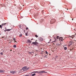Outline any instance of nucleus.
<instances>
[{
	"mask_svg": "<svg viewBox=\"0 0 76 76\" xmlns=\"http://www.w3.org/2000/svg\"><path fill=\"white\" fill-rule=\"evenodd\" d=\"M47 73V72H45L44 71H41L40 72L36 71L34 72H31V73Z\"/></svg>",
	"mask_w": 76,
	"mask_h": 76,
	"instance_id": "1",
	"label": "nucleus"
},
{
	"mask_svg": "<svg viewBox=\"0 0 76 76\" xmlns=\"http://www.w3.org/2000/svg\"><path fill=\"white\" fill-rule=\"evenodd\" d=\"M56 19H52L50 20V24H53L56 22Z\"/></svg>",
	"mask_w": 76,
	"mask_h": 76,
	"instance_id": "2",
	"label": "nucleus"
},
{
	"mask_svg": "<svg viewBox=\"0 0 76 76\" xmlns=\"http://www.w3.org/2000/svg\"><path fill=\"white\" fill-rule=\"evenodd\" d=\"M22 70H23V71H25L28 70V67L26 66H25L23 68Z\"/></svg>",
	"mask_w": 76,
	"mask_h": 76,
	"instance_id": "3",
	"label": "nucleus"
},
{
	"mask_svg": "<svg viewBox=\"0 0 76 76\" xmlns=\"http://www.w3.org/2000/svg\"><path fill=\"white\" fill-rule=\"evenodd\" d=\"M32 44H34V45H38V43L37 42H33Z\"/></svg>",
	"mask_w": 76,
	"mask_h": 76,
	"instance_id": "4",
	"label": "nucleus"
},
{
	"mask_svg": "<svg viewBox=\"0 0 76 76\" xmlns=\"http://www.w3.org/2000/svg\"><path fill=\"white\" fill-rule=\"evenodd\" d=\"M16 72V71H11L10 72V73H12V74H15V73Z\"/></svg>",
	"mask_w": 76,
	"mask_h": 76,
	"instance_id": "5",
	"label": "nucleus"
},
{
	"mask_svg": "<svg viewBox=\"0 0 76 76\" xmlns=\"http://www.w3.org/2000/svg\"><path fill=\"white\" fill-rule=\"evenodd\" d=\"M72 42H69V44L68 45V47H70L71 45H72Z\"/></svg>",
	"mask_w": 76,
	"mask_h": 76,
	"instance_id": "6",
	"label": "nucleus"
},
{
	"mask_svg": "<svg viewBox=\"0 0 76 76\" xmlns=\"http://www.w3.org/2000/svg\"><path fill=\"white\" fill-rule=\"evenodd\" d=\"M34 16V17H35V18H36V17H37L38 16V13H37Z\"/></svg>",
	"mask_w": 76,
	"mask_h": 76,
	"instance_id": "7",
	"label": "nucleus"
},
{
	"mask_svg": "<svg viewBox=\"0 0 76 76\" xmlns=\"http://www.w3.org/2000/svg\"><path fill=\"white\" fill-rule=\"evenodd\" d=\"M7 24V23H3L1 24L2 26H4V25H6Z\"/></svg>",
	"mask_w": 76,
	"mask_h": 76,
	"instance_id": "8",
	"label": "nucleus"
},
{
	"mask_svg": "<svg viewBox=\"0 0 76 76\" xmlns=\"http://www.w3.org/2000/svg\"><path fill=\"white\" fill-rule=\"evenodd\" d=\"M4 72L2 70L0 69V73H4Z\"/></svg>",
	"mask_w": 76,
	"mask_h": 76,
	"instance_id": "9",
	"label": "nucleus"
},
{
	"mask_svg": "<svg viewBox=\"0 0 76 76\" xmlns=\"http://www.w3.org/2000/svg\"><path fill=\"white\" fill-rule=\"evenodd\" d=\"M75 37V36L74 35H73L72 36H70V37L71 38V39H73V37Z\"/></svg>",
	"mask_w": 76,
	"mask_h": 76,
	"instance_id": "10",
	"label": "nucleus"
},
{
	"mask_svg": "<svg viewBox=\"0 0 76 76\" xmlns=\"http://www.w3.org/2000/svg\"><path fill=\"white\" fill-rule=\"evenodd\" d=\"M28 41L29 43H31V42H31V41L30 40H28Z\"/></svg>",
	"mask_w": 76,
	"mask_h": 76,
	"instance_id": "11",
	"label": "nucleus"
},
{
	"mask_svg": "<svg viewBox=\"0 0 76 76\" xmlns=\"http://www.w3.org/2000/svg\"><path fill=\"white\" fill-rule=\"evenodd\" d=\"M42 21H44V19H41V23H41V22H42Z\"/></svg>",
	"mask_w": 76,
	"mask_h": 76,
	"instance_id": "12",
	"label": "nucleus"
},
{
	"mask_svg": "<svg viewBox=\"0 0 76 76\" xmlns=\"http://www.w3.org/2000/svg\"><path fill=\"white\" fill-rule=\"evenodd\" d=\"M7 31H10V30H11V29H7Z\"/></svg>",
	"mask_w": 76,
	"mask_h": 76,
	"instance_id": "13",
	"label": "nucleus"
},
{
	"mask_svg": "<svg viewBox=\"0 0 76 76\" xmlns=\"http://www.w3.org/2000/svg\"><path fill=\"white\" fill-rule=\"evenodd\" d=\"M64 50H67V47H64Z\"/></svg>",
	"mask_w": 76,
	"mask_h": 76,
	"instance_id": "14",
	"label": "nucleus"
},
{
	"mask_svg": "<svg viewBox=\"0 0 76 76\" xmlns=\"http://www.w3.org/2000/svg\"><path fill=\"white\" fill-rule=\"evenodd\" d=\"M35 75H36L35 73H34V74H32V76H35Z\"/></svg>",
	"mask_w": 76,
	"mask_h": 76,
	"instance_id": "15",
	"label": "nucleus"
},
{
	"mask_svg": "<svg viewBox=\"0 0 76 76\" xmlns=\"http://www.w3.org/2000/svg\"><path fill=\"white\" fill-rule=\"evenodd\" d=\"M19 37H22V34H20Z\"/></svg>",
	"mask_w": 76,
	"mask_h": 76,
	"instance_id": "16",
	"label": "nucleus"
},
{
	"mask_svg": "<svg viewBox=\"0 0 76 76\" xmlns=\"http://www.w3.org/2000/svg\"><path fill=\"white\" fill-rule=\"evenodd\" d=\"M58 38H59V37L57 36L56 37V38L57 39H58Z\"/></svg>",
	"mask_w": 76,
	"mask_h": 76,
	"instance_id": "17",
	"label": "nucleus"
},
{
	"mask_svg": "<svg viewBox=\"0 0 76 76\" xmlns=\"http://www.w3.org/2000/svg\"><path fill=\"white\" fill-rule=\"evenodd\" d=\"M13 47L15 48H16V45H15L13 46Z\"/></svg>",
	"mask_w": 76,
	"mask_h": 76,
	"instance_id": "18",
	"label": "nucleus"
},
{
	"mask_svg": "<svg viewBox=\"0 0 76 76\" xmlns=\"http://www.w3.org/2000/svg\"><path fill=\"white\" fill-rule=\"evenodd\" d=\"M35 37H36V38H38V36H37V35H35Z\"/></svg>",
	"mask_w": 76,
	"mask_h": 76,
	"instance_id": "19",
	"label": "nucleus"
},
{
	"mask_svg": "<svg viewBox=\"0 0 76 76\" xmlns=\"http://www.w3.org/2000/svg\"><path fill=\"white\" fill-rule=\"evenodd\" d=\"M19 27L20 28L21 27V25H19Z\"/></svg>",
	"mask_w": 76,
	"mask_h": 76,
	"instance_id": "20",
	"label": "nucleus"
},
{
	"mask_svg": "<svg viewBox=\"0 0 76 76\" xmlns=\"http://www.w3.org/2000/svg\"><path fill=\"white\" fill-rule=\"evenodd\" d=\"M45 53H46V54H48V52H47V51H46L45 52Z\"/></svg>",
	"mask_w": 76,
	"mask_h": 76,
	"instance_id": "21",
	"label": "nucleus"
},
{
	"mask_svg": "<svg viewBox=\"0 0 76 76\" xmlns=\"http://www.w3.org/2000/svg\"><path fill=\"white\" fill-rule=\"evenodd\" d=\"M26 36H28V33H26Z\"/></svg>",
	"mask_w": 76,
	"mask_h": 76,
	"instance_id": "22",
	"label": "nucleus"
},
{
	"mask_svg": "<svg viewBox=\"0 0 76 76\" xmlns=\"http://www.w3.org/2000/svg\"><path fill=\"white\" fill-rule=\"evenodd\" d=\"M0 28H2V26L1 25H0Z\"/></svg>",
	"mask_w": 76,
	"mask_h": 76,
	"instance_id": "23",
	"label": "nucleus"
},
{
	"mask_svg": "<svg viewBox=\"0 0 76 76\" xmlns=\"http://www.w3.org/2000/svg\"><path fill=\"white\" fill-rule=\"evenodd\" d=\"M13 40H14V41H15V38H13Z\"/></svg>",
	"mask_w": 76,
	"mask_h": 76,
	"instance_id": "24",
	"label": "nucleus"
},
{
	"mask_svg": "<svg viewBox=\"0 0 76 76\" xmlns=\"http://www.w3.org/2000/svg\"><path fill=\"white\" fill-rule=\"evenodd\" d=\"M47 55H45V56H44L45 57H47Z\"/></svg>",
	"mask_w": 76,
	"mask_h": 76,
	"instance_id": "25",
	"label": "nucleus"
},
{
	"mask_svg": "<svg viewBox=\"0 0 76 76\" xmlns=\"http://www.w3.org/2000/svg\"><path fill=\"white\" fill-rule=\"evenodd\" d=\"M0 54H1V55H3V53H1Z\"/></svg>",
	"mask_w": 76,
	"mask_h": 76,
	"instance_id": "26",
	"label": "nucleus"
},
{
	"mask_svg": "<svg viewBox=\"0 0 76 76\" xmlns=\"http://www.w3.org/2000/svg\"><path fill=\"white\" fill-rule=\"evenodd\" d=\"M61 40H62V41H63V38H62V37H61Z\"/></svg>",
	"mask_w": 76,
	"mask_h": 76,
	"instance_id": "27",
	"label": "nucleus"
},
{
	"mask_svg": "<svg viewBox=\"0 0 76 76\" xmlns=\"http://www.w3.org/2000/svg\"><path fill=\"white\" fill-rule=\"evenodd\" d=\"M26 30H27V29H28V28L26 27Z\"/></svg>",
	"mask_w": 76,
	"mask_h": 76,
	"instance_id": "28",
	"label": "nucleus"
},
{
	"mask_svg": "<svg viewBox=\"0 0 76 76\" xmlns=\"http://www.w3.org/2000/svg\"><path fill=\"white\" fill-rule=\"evenodd\" d=\"M14 42H17V43H18V42H16V41H15Z\"/></svg>",
	"mask_w": 76,
	"mask_h": 76,
	"instance_id": "29",
	"label": "nucleus"
},
{
	"mask_svg": "<svg viewBox=\"0 0 76 76\" xmlns=\"http://www.w3.org/2000/svg\"><path fill=\"white\" fill-rule=\"evenodd\" d=\"M4 32H6V31H7V30H5L4 31Z\"/></svg>",
	"mask_w": 76,
	"mask_h": 76,
	"instance_id": "30",
	"label": "nucleus"
},
{
	"mask_svg": "<svg viewBox=\"0 0 76 76\" xmlns=\"http://www.w3.org/2000/svg\"><path fill=\"white\" fill-rule=\"evenodd\" d=\"M30 53H31H31H34V52H30Z\"/></svg>",
	"mask_w": 76,
	"mask_h": 76,
	"instance_id": "31",
	"label": "nucleus"
},
{
	"mask_svg": "<svg viewBox=\"0 0 76 76\" xmlns=\"http://www.w3.org/2000/svg\"><path fill=\"white\" fill-rule=\"evenodd\" d=\"M29 54H32V53H31V52H29Z\"/></svg>",
	"mask_w": 76,
	"mask_h": 76,
	"instance_id": "32",
	"label": "nucleus"
},
{
	"mask_svg": "<svg viewBox=\"0 0 76 76\" xmlns=\"http://www.w3.org/2000/svg\"><path fill=\"white\" fill-rule=\"evenodd\" d=\"M34 39L33 38H32L31 39V41H32V40Z\"/></svg>",
	"mask_w": 76,
	"mask_h": 76,
	"instance_id": "33",
	"label": "nucleus"
},
{
	"mask_svg": "<svg viewBox=\"0 0 76 76\" xmlns=\"http://www.w3.org/2000/svg\"><path fill=\"white\" fill-rule=\"evenodd\" d=\"M72 20H73V19H72Z\"/></svg>",
	"mask_w": 76,
	"mask_h": 76,
	"instance_id": "34",
	"label": "nucleus"
},
{
	"mask_svg": "<svg viewBox=\"0 0 76 76\" xmlns=\"http://www.w3.org/2000/svg\"><path fill=\"white\" fill-rule=\"evenodd\" d=\"M37 40H36L35 42H37Z\"/></svg>",
	"mask_w": 76,
	"mask_h": 76,
	"instance_id": "35",
	"label": "nucleus"
},
{
	"mask_svg": "<svg viewBox=\"0 0 76 76\" xmlns=\"http://www.w3.org/2000/svg\"><path fill=\"white\" fill-rule=\"evenodd\" d=\"M5 29H7V28H6V27H5Z\"/></svg>",
	"mask_w": 76,
	"mask_h": 76,
	"instance_id": "36",
	"label": "nucleus"
},
{
	"mask_svg": "<svg viewBox=\"0 0 76 76\" xmlns=\"http://www.w3.org/2000/svg\"><path fill=\"white\" fill-rule=\"evenodd\" d=\"M11 51H12V50H10Z\"/></svg>",
	"mask_w": 76,
	"mask_h": 76,
	"instance_id": "37",
	"label": "nucleus"
},
{
	"mask_svg": "<svg viewBox=\"0 0 76 76\" xmlns=\"http://www.w3.org/2000/svg\"><path fill=\"white\" fill-rule=\"evenodd\" d=\"M67 10H68V8L67 9Z\"/></svg>",
	"mask_w": 76,
	"mask_h": 76,
	"instance_id": "38",
	"label": "nucleus"
},
{
	"mask_svg": "<svg viewBox=\"0 0 76 76\" xmlns=\"http://www.w3.org/2000/svg\"><path fill=\"white\" fill-rule=\"evenodd\" d=\"M50 41H51V39H50Z\"/></svg>",
	"mask_w": 76,
	"mask_h": 76,
	"instance_id": "39",
	"label": "nucleus"
},
{
	"mask_svg": "<svg viewBox=\"0 0 76 76\" xmlns=\"http://www.w3.org/2000/svg\"><path fill=\"white\" fill-rule=\"evenodd\" d=\"M2 38H3L4 37H2Z\"/></svg>",
	"mask_w": 76,
	"mask_h": 76,
	"instance_id": "40",
	"label": "nucleus"
},
{
	"mask_svg": "<svg viewBox=\"0 0 76 76\" xmlns=\"http://www.w3.org/2000/svg\"><path fill=\"white\" fill-rule=\"evenodd\" d=\"M53 42H56L55 40V41H54Z\"/></svg>",
	"mask_w": 76,
	"mask_h": 76,
	"instance_id": "41",
	"label": "nucleus"
},
{
	"mask_svg": "<svg viewBox=\"0 0 76 76\" xmlns=\"http://www.w3.org/2000/svg\"><path fill=\"white\" fill-rule=\"evenodd\" d=\"M70 50H72V49H70Z\"/></svg>",
	"mask_w": 76,
	"mask_h": 76,
	"instance_id": "42",
	"label": "nucleus"
},
{
	"mask_svg": "<svg viewBox=\"0 0 76 76\" xmlns=\"http://www.w3.org/2000/svg\"><path fill=\"white\" fill-rule=\"evenodd\" d=\"M16 44H17V42H16Z\"/></svg>",
	"mask_w": 76,
	"mask_h": 76,
	"instance_id": "43",
	"label": "nucleus"
},
{
	"mask_svg": "<svg viewBox=\"0 0 76 76\" xmlns=\"http://www.w3.org/2000/svg\"><path fill=\"white\" fill-rule=\"evenodd\" d=\"M48 43H50V42H48Z\"/></svg>",
	"mask_w": 76,
	"mask_h": 76,
	"instance_id": "44",
	"label": "nucleus"
},
{
	"mask_svg": "<svg viewBox=\"0 0 76 76\" xmlns=\"http://www.w3.org/2000/svg\"><path fill=\"white\" fill-rule=\"evenodd\" d=\"M53 44H54V43H53Z\"/></svg>",
	"mask_w": 76,
	"mask_h": 76,
	"instance_id": "45",
	"label": "nucleus"
},
{
	"mask_svg": "<svg viewBox=\"0 0 76 76\" xmlns=\"http://www.w3.org/2000/svg\"><path fill=\"white\" fill-rule=\"evenodd\" d=\"M55 40H56V39H55Z\"/></svg>",
	"mask_w": 76,
	"mask_h": 76,
	"instance_id": "46",
	"label": "nucleus"
}]
</instances>
